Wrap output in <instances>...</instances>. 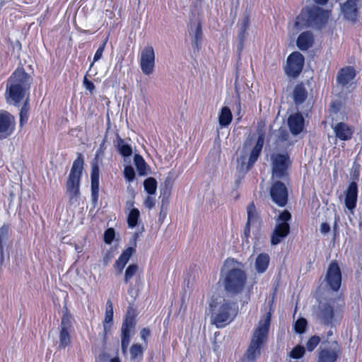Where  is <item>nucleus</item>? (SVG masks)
<instances>
[{"instance_id": "4", "label": "nucleus", "mask_w": 362, "mask_h": 362, "mask_svg": "<svg viewBox=\"0 0 362 362\" xmlns=\"http://www.w3.org/2000/svg\"><path fill=\"white\" fill-rule=\"evenodd\" d=\"M329 18L328 11L318 6H305L296 17L294 26L297 30L307 28H321Z\"/></svg>"}, {"instance_id": "40", "label": "nucleus", "mask_w": 362, "mask_h": 362, "mask_svg": "<svg viewBox=\"0 0 362 362\" xmlns=\"http://www.w3.org/2000/svg\"><path fill=\"white\" fill-rule=\"evenodd\" d=\"M308 327V322L305 318L300 317L294 323V331L298 334H303Z\"/></svg>"}, {"instance_id": "49", "label": "nucleus", "mask_w": 362, "mask_h": 362, "mask_svg": "<svg viewBox=\"0 0 362 362\" xmlns=\"http://www.w3.org/2000/svg\"><path fill=\"white\" fill-rule=\"evenodd\" d=\"M90 191L91 202L93 207H95L98 205L99 199V188H90Z\"/></svg>"}, {"instance_id": "11", "label": "nucleus", "mask_w": 362, "mask_h": 362, "mask_svg": "<svg viewBox=\"0 0 362 362\" xmlns=\"http://www.w3.org/2000/svg\"><path fill=\"white\" fill-rule=\"evenodd\" d=\"M304 64V56L298 51L293 52L287 57L284 72L288 77L296 78L301 74Z\"/></svg>"}, {"instance_id": "46", "label": "nucleus", "mask_w": 362, "mask_h": 362, "mask_svg": "<svg viewBox=\"0 0 362 362\" xmlns=\"http://www.w3.org/2000/svg\"><path fill=\"white\" fill-rule=\"evenodd\" d=\"M106 43H107V40H105L100 46L98 48V49L96 50L95 54H94V57H93V62H92V64H90V66H93V63L98 61L99 59H100L102 58V56H103V53L104 52V49H105V45H106Z\"/></svg>"}, {"instance_id": "10", "label": "nucleus", "mask_w": 362, "mask_h": 362, "mask_svg": "<svg viewBox=\"0 0 362 362\" xmlns=\"http://www.w3.org/2000/svg\"><path fill=\"white\" fill-rule=\"evenodd\" d=\"M286 182L282 180L272 179L269 187L272 201L279 207H284L288 202V189Z\"/></svg>"}, {"instance_id": "24", "label": "nucleus", "mask_w": 362, "mask_h": 362, "mask_svg": "<svg viewBox=\"0 0 362 362\" xmlns=\"http://www.w3.org/2000/svg\"><path fill=\"white\" fill-rule=\"evenodd\" d=\"M308 98V91L303 82L298 83L293 91V102L296 105L303 104Z\"/></svg>"}, {"instance_id": "55", "label": "nucleus", "mask_w": 362, "mask_h": 362, "mask_svg": "<svg viewBox=\"0 0 362 362\" xmlns=\"http://www.w3.org/2000/svg\"><path fill=\"white\" fill-rule=\"evenodd\" d=\"M252 223L249 222H246L245 228H244V235L246 238H248L250 236V227Z\"/></svg>"}, {"instance_id": "47", "label": "nucleus", "mask_w": 362, "mask_h": 362, "mask_svg": "<svg viewBox=\"0 0 362 362\" xmlns=\"http://www.w3.org/2000/svg\"><path fill=\"white\" fill-rule=\"evenodd\" d=\"M246 35H247V30H243L240 29L239 33H238V40H239L238 51L240 53L241 52V51L243 48L244 42L246 38Z\"/></svg>"}, {"instance_id": "16", "label": "nucleus", "mask_w": 362, "mask_h": 362, "mask_svg": "<svg viewBox=\"0 0 362 362\" xmlns=\"http://www.w3.org/2000/svg\"><path fill=\"white\" fill-rule=\"evenodd\" d=\"M336 314L333 303L326 302L319 306V317L325 325L332 326Z\"/></svg>"}, {"instance_id": "1", "label": "nucleus", "mask_w": 362, "mask_h": 362, "mask_svg": "<svg viewBox=\"0 0 362 362\" xmlns=\"http://www.w3.org/2000/svg\"><path fill=\"white\" fill-rule=\"evenodd\" d=\"M239 311L236 300L211 296L209 302V314L211 324L218 329L230 325L237 317Z\"/></svg>"}, {"instance_id": "51", "label": "nucleus", "mask_w": 362, "mask_h": 362, "mask_svg": "<svg viewBox=\"0 0 362 362\" xmlns=\"http://www.w3.org/2000/svg\"><path fill=\"white\" fill-rule=\"evenodd\" d=\"M250 24V18L249 15H245L240 23V30H247Z\"/></svg>"}, {"instance_id": "19", "label": "nucleus", "mask_w": 362, "mask_h": 362, "mask_svg": "<svg viewBox=\"0 0 362 362\" xmlns=\"http://www.w3.org/2000/svg\"><path fill=\"white\" fill-rule=\"evenodd\" d=\"M358 185L356 182H351L345 193V206L350 210L353 211L357 204L358 199Z\"/></svg>"}, {"instance_id": "21", "label": "nucleus", "mask_w": 362, "mask_h": 362, "mask_svg": "<svg viewBox=\"0 0 362 362\" xmlns=\"http://www.w3.org/2000/svg\"><path fill=\"white\" fill-rule=\"evenodd\" d=\"M333 129L335 136L341 141L350 140L354 133V127L343 122L337 123Z\"/></svg>"}, {"instance_id": "14", "label": "nucleus", "mask_w": 362, "mask_h": 362, "mask_svg": "<svg viewBox=\"0 0 362 362\" xmlns=\"http://www.w3.org/2000/svg\"><path fill=\"white\" fill-rule=\"evenodd\" d=\"M140 67L145 75H151L155 67V52L152 46H146L141 52Z\"/></svg>"}, {"instance_id": "6", "label": "nucleus", "mask_w": 362, "mask_h": 362, "mask_svg": "<svg viewBox=\"0 0 362 362\" xmlns=\"http://www.w3.org/2000/svg\"><path fill=\"white\" fill-rule=\"evenodd\" d=\"M247 281L245 272L238 267L228 269L222 278V285L226 293L238 296L245 290Z\"/></svg>"}, {"instance_id": "52", "label": "nucleus", "mask_w": 362, "mask_h": 362, "mask_svg": "<svg viewBox=\"0 0 362 362\" xmlns=\"http://www.w3.org/2000/svg\"><path fill=\"white\" fill-rule=\"evenodd\" d=\"M83 83L86 88L90 92H93L95 90V86L94 83L91 81L88 80L86 76H84Z\"/></svg>"}, {"instance_id": "41", "label": "nucleus", "mask_w": 362, "mask_h": 362, "mask_svg": "<svg viewBox=\"0 0 362 362\" xmlns=\"http://www.w3.org/2000/svg\"><path fill=\"white\" fill-rule=\"evenodd\" d=\"M72 327L71 316L67 308L63 313L61 321V328H66V330H70Z\"/></svg>"}, {"instance_id": "27", "label": "nucleus", "mask_w": 362, "mask_h": 362, "mask_svg": "<svg viewBox=\"0 0 362 362\" xmlns=\"http://www.w3.org/2000/svg\"><path fill=\"white\" fill-rule=\"evenodd\" d=\"M138 270L139 267L137 264H131L127 267L124 272V282L127 284H129L127 292L131 296H133V293H134V288L132 283H130V280L133 278L134 276L136 275Z\"/></svg>"}, {"instance_id": "43", "label": "nucleus", "mask_w": 362, "mask_h": 362, "mask_svg": "<svg viewBox=\"0 0 362 362\" xmlns=\"http://www.w3.org/2000/svg\"><path fill=\"white\" fill-rule=\"evenodd\" d=\"M320 337L317 335H313L311 337L308 339V340L306 342V349L312 352L315 349V348L317 346V345L320 342Z\"/></svg>"}, {"instance_id": "28", "label": "nucleus", "mask_w": 362, "mask_h": 362, "mask_svg": "<svg viewBox=\"0 0 362 362\" xmlns=\"http://www.w3.org/2000/svg\"><path fill=\"white\" fill-rule=\"evenodd\" d=\"M270 258L267 253L259 254L255 260V269L259 274L265 272L269 267Z\"/></svg>"}, {"instance_id": "23", "label": "nucleus", "mask_w": 362, "mask_h": 362, "mask_svg": "<svg viewBox=\"0 0 362 362\" xmlns=\"http://www.w3.org/2000/svg\"><path fill=\"white\" fill-rule=\"evenodd\" d=\"M341 11L346 20L355 22L358 18L357 4L354 1L347 0L341 6Z\"/></svg>"}, {"instance_id": "2", "label": "nucleus", "mask_w": 362, "mask_h": 362, "mask_svg": "<svg viewBox=\"0 0 362 362\" xmlns=\"http://www.w3.org/2000/svg\"><path fill=\"white\" fill-rule=\"evenodd\" d=\"M271 325V313H268L253 329L245 357L250 362H255L261 356L262 350L267 343Z\"/></svg>"}, {"instance_id": "56", "label": "nucleus", "mask_w": 362, "mask_h": 362, "mask_svg": "<svg viewBox=\"0 0 362 362\" xmlns=\"http://www.w3.org/2000/svg\"><path fill=\"white\" fill-rule=\"evenodd\" d=\"M100 179H90V188H99Z\"/></svg>"}, {"instance_id": "54", "label": "nucleus", "mask_w": 362, "mask_h": 362, "mask_svg": "<svg viewBox=\"0 0 362 362\" xmlns=\"http://www.w3.org/2000/svg\"><path fill=\"white\" fill-rule=\"evenodd\" d=\"M330 230V226L327 223H322L320 226V231L321 233L325 234L329 233Z\"/></svg>"}, {"instance_id": "7", "label": "nucleus", "mask_w": 362, "mask_h": 362, "mask_svg": "<svg viewBox=\"0 0 362 362\" xmlns=\"http://www.w3.org/2000/svg\"><path fill=\"white\" fill-rule=\"evenodd\" d=\"M291 161L287 153H276L272 158V179L282 180L290 183L288 170Z\"/></svg>"}, {"instance_id": "18", "label": "nucleus", "mask_w": 362, "mask_h": 362, "mask_svg": "<svg viewBox=\"0 0 362 362\" xmlns=\"http://www.w3.org/2000/svg\"><path fill=\"white\" fill-rule=\"evenodd\" d=\"M264 143V134L263 132L259 134L257 142L252 149L249 159L247 163L246 166V170H250L256 161L257 160L258 158L259 157L263 146Z\"/></svg>"}, {"instance_id": "3", "label": "nucleus", "mask_w": 362, "mask_h": 362, "mask_svg": "<svg viewBox=\"0 0 362 362\" xmlns=\"http://www.w3.org/2000/svg\"><path fill=\"white\" fill-rule=\"evenodd\" d=\"M29 78V75L23 69L14 71L6 83L5 95L8 102L13 103L15 105H19L30 88Z\"/></svg>"}, {"instance_id": "13", "label": "nucleus", "mask_w": 362, "mask_h": 362, "mask_svg": "<svg viewBox=\"0 0 362 362\" xmlns=\"http://www.w3.org/2000/svg\"><path fill=\"white\" fill-rule=\"evenodd\" d=\"M16 129L14 116L7 111H0V140L11 136Z\"/></svg>"}, {"instance_id": "39", "label": "nucleus", "mask_w": 362, "mask_h": 362, "mask_svg": "<svg viewBox=\"0 0 362 362\" xmlns=\"http://www.w3.org/2000/svg\"><path fill=\"white\" fill-rule=\"evenodd\" d=\"M247 222L251 223L253 224L258 219V214L256 209V206L253 202H250L247 206Z\"/></svg>"}, {"instance_id": "30", "label": "nucleus", "mask_w": 362, "mask_h": 362, "mask_svg": "<svg viewBox=\"0 0 362 362\" xmlns=\"http://www.w3.org/2000/svg\"><path fill=\"white\" fill-rule=\"evenodd\" d=\"M10 227L8 224H4L0 227V254L1 262L4 261V250L6 242L8 239Z\"/></svg>"}, {"instance_id": "57", "label": "nucleus", "mask_w": 362, "mask_h": 362, "mask_svg": "<svg viewBox=\"0 0 362 362\" xmlns=\"http://www.w3.org/2000/svg\"><path fill=\"white\" fill-rule=\"evenodd\" d=\"M314 1L316 4H320V5H325L328 1V0H314Z\"/></svg>"}, {"instance_id": "37", "label": "nucleus", "mask_w": 362, "mask_h": 362, "mask_svg": "<svg viewBox=\"0 0 362 362\" xmlns=\"http://www.w3.org/2000/svg\"><path fill=\"white\" fill-rule=\"evenodd\" d=\"M202 24L199 22L195 28L194 35V41L192 43V46L194 49H197V51L200 49L202 40Z\"/></svg>"}, {"instance_id": "9", "label": "nucleus", "mask_w": 362, "mask_h": 362, "mask_svg": "<svg viewBox=\"0 0 362 362\" xmlns=\"http://www.w3.org/2000/svg\"><path fill=\"white\" fill-rule=\"evenodd\" d=\"M136 317L135 310L129 307L121 327V350L123 354L127 352L131 339V332L135 329L136 325Z\"/></svg>"}, {"instance_id": "20", "label": "nucleus", "mask_w": 362, "mask_h": 362, "mask_svg": "<svg viewBox=\"0 0 362 362\" xmlns=\"http://www.w3.org/2000/svg\"><path fill=\"white\" fill-rule=\"evenodd\" d=\"M113 305L110 300H108L106 303V310L105 314V318L103 321V339L106 341L107 335L111 330V327L113 324Z\"/></svg>"}, {"instance_id": "48", "label": "nucleus", "mask_w": 362, "mask_h": 362, "mask_svg": "<svg viewBox=\"0 0 362 362\" xmlns=\"http://www.w3.org/2000/svg\"><path fill=\"white\" fill-rule=\"evenodd\" d=\"M140 337L146 346L148 344V338L151 336V330L148 327L142 328L139 332Z\"/></svg>"}, {"instance_id": "26", "label": "nucleus", "mask_w": 362, "mask_h": 362, "mask_svg": "<svg viewBox=\"0 0 362 362\" xmlns=\"http://www.w3.org/2000/svg\"><path fill=\"white\" fill-rule=\"evenodd\" d=\"M339 356V351L323 349L319 352L317 362H336Z\"/></svg>"}, {"instance_id": "29", "label": "nucleus", "mask_w": 362, "mask_h": 362, "mask_svg": "<svg viewBox=\"0 0 362 362\" xmlns=\"http://www.w3.org/2000/svg\"><path fill=\"white\" fill-rule=\"evenodd\" d=\"M117 144L115 145L117 150L123 157H129L132 156L133 151L131 145L125 143L124 140L117 134Z\"/></svg>"}, {"instance_id": "8", "label": "nucleus", "mask_w": 362, "mask_h": 362, "mask_svg": "<svg viewBox=\"0 0 362 362\" xmlns=\"http://www.w3.org/2000/svg\"><path fill=\"white\" fill-rule=\"evenodd\" d=\"M292 216L289 211L285 209L281 211L276 219V223L271 234V245H277L290 233L289 221Z\"/></svg>"}, {"instance_id": "53", "label": "nucleus", "mask_w": 362, "mask_h": 362, "mask_svg": "<svg viewBox=\"0 0 362 362\" xmlns=\"http://www.w3.org/2000/svg\"><path fill=\"white\" fill-rule=\"evenodd\" d=\"M155 204H156V200L153 197H152L149 195L146 198V199L144 201V205L146 208L151 209L153 207H154Z\"/></svg>"}, {"instance_id": "12", "label": "nucleus", "mask_w": 362, "mask_h": 362, "mask_svg": "<svg viewBox=\"0 0 362 362\" xmlns=\"http://www.w3.org/2000/svg\"><path fill=\"white\" fill-rule=\"evenodd\" d=\"M341 271L336 260L332 261L325 274L326 286L334 292H337L341 286Z\"/></svg>"}, {"instance_id": "22", "label": "nucleus", "mask_w": 362, "mask_h": 362, "mask_svg": "<svg viewBox=\"0 0 362 362\" xmlns=\"http://www.w3.org/2000/svg\"><path fill=\"white\" fill-rule=\"evenodd\" d=\"M315 42L314 35L311 31L302 32L296 40V45L301 51H306L311 48Z\"/></svg>"}, {"instance_id": "44", "label": "nucleus", "mask_w": 362, "mask_h": 362, "mask_svg": "<svg viewBox=\"0 0 362 362\" xmlns=\"http://www.w3.org/2000/svg\"><path fill=\"white\" fill-rule=\"evenodd\" d=\"M123 174L125 180L128 182H132L135 179V171L131 165L124 166Z\"/></svg>"}, {"instance_id": "35", "label": "nucleus", "mask_w": 362, "mask_h": 362, "mask_svg": "<svg viewBox=\"0 0 362 362\" xmlns=\"http://www.w3.org/2000/svg\"><path fill=\"white\" fill-rule=\"evenodd\" d=\"M29 110H30V105H29V99L28 97L25 100L23 106L20 110V120L19 124L21 127H23L24 124H25L28 121L29 117Z\"/></svg>"}, {"instance_id": "15", "label": "nucleus", "mask_w": 362, "mask_h": 362, "mask_svg": "<svg viewBox=\"0 0 362 362\" xmlns=\"http://www.w3.org/2000/svg\"><path fill=\"white\" fill-rule=\"evenodd\" d=\"M356 71L352 66L341 68L337 74V83L341 87L351 86L356 76Z\"/></svg>"}, {"instance_id": "25", "label": "nucleus", "mask_w": 362, "mask_h": 362, "mask_svg": "<svg viewBox=\"0 0 362 362\" xmlns=\"http://www.w3.org/2000/svg\"><path fill=\"white\" fill-rule=\"evenodd\" d=\"M135 252V248L133 247H128L124 250L118 259L116 260L115 267L119 272H122L124 269L126 264L129 262L130 257Z\"/></svg>"}, {"instance_id": "58", "label": "nucleus", "mask_w": 362, "mask_h": 362, "mask_svg": "<svg viewBox=\"0 0 362 362\" xmlns=\"http://www.w3.org/2000/svg\"><path fill=\"white\" fill-rule=\"evenodd\" d=\"M134 201H128L127 202V206L129 207H133L134 206Z\"/></svg>"}, {"instance_id": "17", "label": "nucleus", "mask_w": 362, "mask_h": 362, "mask_svg": "<svg viewBox=\"0 0 362 362\" xmlns=\"http://www.w3.org/2000/svg\"><path fill=\"white\" fill-rule=\"evenodd\" d=\"M287 124L291 133L294 136L298 135L305 128L304 117L300 112L291 114L288 117Z\"/></svg>"}, {"instance_id": "32", "label": "nucleus", "mask_w": 362, "mask_h": 362, "mask_svg": "<svg viewBox=\"0 0 362 362\" xmlns=\"http://www.w3.org/2000/svg\"><path fill=\"white\" fill-rule=\"evenodd\" d=\"M232 119L233 115L229 107H223L218 116L219 124L221 127H227L230 124Z\"/></svg>"}, {"instance_id": "38", "label": "nucleus", "mask_w": 362, "mask_h": 362, "mask_svg": "<svg viewBox=\"0 0 362 362\" xmlns=\"http://www.w3.org/2000/svg\"><path fill=\"white\" fill-rule=\"evenodd\" d=\"M144 187L145 191L149 194L153 195L157 189V181L154 177H150L144 181Z\"/></svg>"}, {"instance_id": "42", "label": "nucleus", "mask_w": 362, "mask_h": 362, "mask_svg": "<svg viewBox=\"0 0 362 362\" xmlns=\"http://www.w3.org/2000/svg\"><path fill=\"white\" fill-rule=\"evenodd\" d=\"M305 349L301 345H296L289 353V356L293 359H300L304 356Z\"/></svg>"}, {"instance_id": "45", "label": "nucleus", "mask_w": 362, "mask_h": 362, "mask_svg": "<svg viewBox=\"0 0 362 362\" xmlns=\"http://www.w3.org/2000/svg\"><path fill=\"white\" fill-rule=\"evenodd\" d=\"M115 229L112 228H108L105 230L103 239L104 242L106 244H111L115 239Z\"/></svg>"}, {"instance_id": "34", "label": "nucleus", "mask_w": 362, "mask_h": 362, "mask_svg": "<svg viewBox=\"0 0 362 362\" xmlns=\"http://www.w3.org/2000/svg\"><path fill=\"white\" fill-rule=\"evenodd\" d=\"M134 161L139 175L141 176L146 175L147 174L146 170L148 165L142 156L139 154H135L134 157Z\"/></svg>"}, {"instance_id": "33", "label": "nucleus", "mask_w": 362, "mask_h": 362, "mask_svg": "<svg viewBox=\"0 0 362 362\" xmlns=\"http://www.w3.org/2000/svg\"><path fill=\"white\" fill-rule=\"evenodd\" d=\"M59 340V349H66V347L69 346L71 344V338L69 330H66V328H60Z\"/></svg>"}, {"instance_id": "50", "label": "nucleus", "mask_w": 362, "mask_h": 362, "mask_svg": "<svg viewBox=\"0 0 362 362\" xmlns=\"http://www.w3.org/2000/svg\"><path fill=\"white\" fill-rule=\"evenodd\" d=\"M90 179H100V169L96 163L91 166Z\"/></svg>"}, {"instance_id": "5", "label": "nucleus", "mask_w": 362, "mask_h": 362, "mask_svg": "<svg viewBox=\"0 0 362 362\" xmlns=\"http://www.w3.org/2000/svg\"><path fill=\"white\" fill-rule=\"evenodd\" d=\"M84 165L83 155L78 153L77 158L74 160L66 181V192L69 197L71 204L76 203L80 196V183L82 177Z\"/></svg>"}, {"instance_id": "60", "label": "nucleus", "mask_w": 362, "mask_h": 362, "mask_svg": "<svg viewBox=\"0 0 362 362\" xmlns=\"http://www.w3.org/2000/svg\"><path fill=\"white\" fill-rule=\"evenodd\" d=\"M110 362H121L118 357H115L110 360Z\"/></svg>"}, {"instance_id": "36", "label": "nucleus", "mask_w": 362, "mask_h": 362, "mask_svg": "<svg viewBox=\"0 0 362 362\" xmlns=\"http://www.w3.org/2000/svg\"><path fill=\"white\" fill-rule=\"evenodd\" d=\"M139 218V210L136 208H132L127 215V221L128 226L131 228H135L138 225Z\"/></svg>"}, {"instance_id": "61", "label": "nucleus", "mask_w": 362, "mask_h": 362, "mask_svg": "<svg viewBox=\"0 0 362 362\" xmlns=\"http://www.w3.org/2000/svg\"><path fill=\"white\" fill-rule=\"evenodd\" d=\"M106 140L105 139H103V141L102 142V144L100 145V148L101 149L102 148H103V146L105 145V143Z\"/></svg>"}, {"instance_id": "31", "label": "nucleus", "mask_w": 362, "mask_h": 362, "mask_svg": "<svg viewBox=\"0 0 362 362\" xmlns=\"http://www.w3.org/2000/svg\"><path fill=\"white\" fill-rule=\"evenodd\" d=\"M145 348L140 344H133L129 348L130 358L140 362L143 359Z\"/></svg>"}, {"instance_id": "59", "label": "nucleus", "mask_w": 362, "mask_h": 362, "mask_svg": "<svg viewBox=\"0 0 362 362\" xmlns=\"http://www.w3.org/2000/svg\"><path fill=\"white\" fill-rule=\"evenodd\" d=\"M80 32L84 34H92L93 33L88 30H81Z\"/></svg>"}]
</instances>
